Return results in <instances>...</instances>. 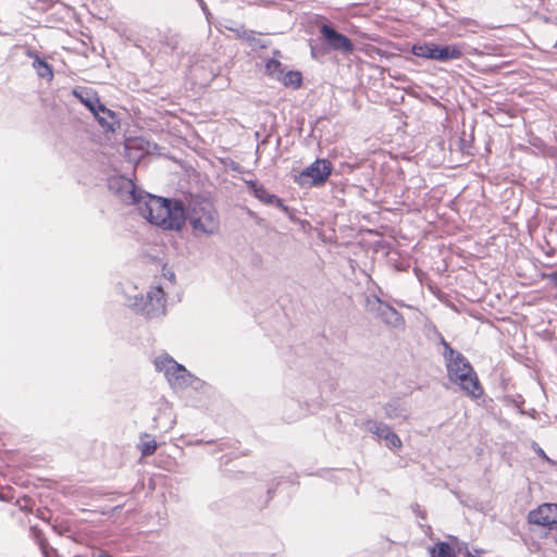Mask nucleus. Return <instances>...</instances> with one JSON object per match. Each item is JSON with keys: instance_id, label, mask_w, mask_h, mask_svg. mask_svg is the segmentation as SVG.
<instances>
[{"instance_id": "obj_1", "label": "nucleus", "mask_w": 557, "mask_h": 557, "mask_svg": "<svg viewBox=\"0 0 557 557\" xmlns=\"http://www.w3.org/2000/svg\"><path fill=\"white\" fill-rule=\"evenodd\" d=\"M137 207L143 218L163 230L180 231L186 221L184 207L178 201L172 202L165 198L143 195Z\"/></svg>"}, {"instance_id": "obj_2", "label": "nucleus", "mask_w": 557, "mask_h": 557, "mask_svg": "<svg viewBox=\"0 0 557 557\" xmlns=\"http://www.w3.org/2000/svg\"><path fill=\"white\" fill-rule=\"evenodd\" d=\"M444 359L447 376L450 382L457 384L469 397L480 398L483 386L471 363L459 351H456L447 342L443 341Z\"/></svg>"}, {"instance_id": "obj_3", "label": "nucleus", "mask_w": 557, "mask_h": 557, "mask_svg": "<svg viewBox=\"0 0 557 557\" xmlns=\"http://www.w3.org/2000/svg\"><path fill=\"white\" fill-rule=\"evenodd\" d=\"M189 224L197 236L218 233L220 220L213 203L208 200L197 202L189 214Z\"/></svg>"}, {"instance_id": "obj_4", "label": "nucleus", "mask_w": 557, "mask_h": 557, "mask_svg": "<svg viewBox=\"0 0 557 557\" xmlns=\"http://www.w3.org/2000/svg\"><path fill=\"white\" fill-rule=\"evenodd\" d=\"M133 307L147 318L163 315L166 311V297L163 288L159 285L151 287L146 297L136 300Z\"/></svg>"}, {"instance_id": "obj_5", "label": "nucleus", "mask_w": 557, "mask_h": 557, "mask_svg": "<svg viewBox=\"0 0 557 557\" xmlns=\"http://www.w3.org/2000/svg\"><path fill=\"white\" fill-rule=\"evenodd\" d=\"M332 163L326 159H317L313 163L302 170L296 181L301 186L323 185L331 176Z\"/></svg>"}, {"instance_id": "obj_6", "label": "nucleus", "mask_w": 557, "mask_h": 557, "mask_svg": "<svg viewBox=\"0 0 557 557\" xmlns=\"http://www.w3.org/2000/svg\"><path fill=\"white\" fill-rule=\"evenodd\" d=\"M154 366L162 371L174 387H182L189 382L188 371L168 355L160 356L154 360Z\"/></svg>"}, {"instance_id": "obj_7", "label": "nucleus", "mask_w": 557, "mask_h": 557, "mask_svg": "<svg viewBox=\"0 0 557 557\" xmlns=\"http://www.w3.org/2000/svg\"><path fill=\"white\" fill-rule=\"evenodd\" d=\"M108 184L110 190L127 205H137L143 198V194L137 189L135 183L125 176H112Z\"/></svg>"}, {"instance_id": "obj_8", "label": "nucleus", "mask_w": 557, "mask_h": 557, "mask_svg": "<svg viewBox=\"0 0 557 557\" xmlns=\"http://www.w3.org/2000/svg\"><path fill=\"white\" fill-rule=\"evenodd\" d=\"M530 524L546 528L548 530H557V504L543 503L528 515Z\"/></svg>"}, {"instance_id": "obj_9", "label": "nucleus", "mask_w": 557, "mask_h": 557, "mask_svg": "<svg viewBox=\"0 0 557 557\" xmlns=\"http://www.w3.org/2000/svg\"><path fill=\"white\" fill-rule=\"evenodd\" d=\"M321 37L330 49L350 54L355 50L352 41L344 34L338 33L332 26L323 24L320 28Z\"/></svg>"}, {"instance_id": "obj_10", "label": "nucleus", "mask_w": 557, "mask_h": 557, "mask_svg": "<svg viewBox=\"0 0 557 557\" xmlns=\"http://www.w3.org/2000/svg\"><path fill=\"white\" fill-rule=\"evenodd\" d=\"M431 557H469L467 546L461 545L457 539L451 542H437L430 548Z\"/></svg>"}, {"instance_id": "obj_11", "label": "nucleus", "mask_w": 557, "mask_h": 557, "mask_svg": "<svg viewBox=\"0 0 557 557\" xmlns=\"http://www.w3.org/2000/svg\"><path fill=\"white\" fill-rule=\"evenodd\" d=\"M368 426L373 434H375L380 438H383L389 448H400L403 446L400 437L396 433L391 431L388 425L384 423L369 421Z\"/></svg>"}, {"instance_id": "obj_12", "label": "nucleus", "mask_w": 557, "mask_h": 557, "mask_svg": "<svg viewBox=\"0 0 557 557\" xmlns=\"http://www.w3.org/2000/svg\"><path fill=\"white\" fill-rule=\"evenodd\" d=\"M94 116L106 132H115V129L120 126L116 114L112 110L108 109L104 104H102L99 110L94 113Z\"/></svg>"}, {"instance_id": "obj_13", "label": "nucleus", "mask_w": 557, "mask_h": 557, "mask_svg": "<svg viewBox=\"0 0 557 557\" xmlns=\"http://www.w3.org/2000/svg\"><path fill=\"white\" fill-rule=\"evenodd\" d=\"M72 95L77 98L92 114L103 104L97 92L91 89H73Z\"/></svg>"}, {"instance_id": "obj_14", "label": "nucleus", "mask_w": 557, "mask_h": 557, "mask_svg": "<svg viewBox=\"0 0 557 557\" xmlns=\"http://www.w3.org/2000/svg\"><path fill=\"white\" fill-rule=\"evenodd\" d=\"M26 55L34 60L33 67L40 78L46 79L47 82L53 81V77H54L53 69L47 61L41 59L38 55V53L34 50H27Z\"/></svg>"}, {"instance_id": "obj_15", "label": "nucleus", "mask_w": 557, "mask_h": 557, "mask_svg": "<svg viewBox=\"0 0 557 557\" xmlns=\"http://www.w3.org/2000/svg\"><path fill=\"white\" fill-rule=\"evenodd\" d=\"M463 55L462 46L453 44L447 46H441L438 54V61L446 62L449 60H458Z\"/></svg>"}, {"instance_id": "obj_16", "label": "nucleus", "mask_w": 557, "mask_h": 557, "mask_svg": "<svg viewBox=\"0 0 557 557\" xmlns=\"http://www.w3.org/2000/svg\"><path fill=\"white\" fill-rule=\"evenodd\" d=\"M280 83H282L285 87H290L293 89H298L302 85V74L299 71H288L280 77Z\"/></svg>"}, {"instance_id": "obj_17", "label": "nucleus", "mask_w": 557, "mask_h": 557, "mask_svg": "<svg viewBox=\"0 0 557 557\" xmlns=\"http://www.w3.org/2000/svg\"><path fill=\"white\" fill-rule=\"evenodd\" d=\"M265 73L272 78H275L276 81H280V77L284 74L283 64L280 60L276 58H272L268 60L265 63Z\"/></svg>"}, {"instance_id": "obj_18", "label": "nucleus", "mask_w": 557, "mask_h": 557, "mask_svg": "<svg viewBox=\"0 0 557 557\" xmlns=\"http://www.w3.org/2000/svg\"><path fill=\"white\" fill-rule=\"evenodd\" d=\"M139 450L144 457L151 456L156 453L158 445L154 438L149 434H145L141 437L140 444L138 445Z\"/></svg>"}, {"instance_id": "obj_19", "label": "nucleus", "mask_w": 557, "mask_h": 557, "mask_svg": "<svg viewBox=\"0 0 557 557\" xmlns=\"http://www.w3.org/2000/svg\"><path fill=\"white\" fill-rule=\"evenodd\" d=\"M411 52L417 57L432 60V42L413 45L411 48Z\"/></svg>"}, {"instance_id": "obj_20", "label": "nucleus", "mask_w": 557, "mask_h": 557, "mask_svg": "<svg viewBox=\"0 0 557 557\" xmlns=\"http://www.w3.org/2000/svg\"><path fill=\"white\" fill-rule=\"evenodd\" d=\"M252 187L255 196L265 203H271L275 198V196L270 195L263 186L252 185Z\"/></svg>"}, {"instance_id": "obj_21", "label": "nucleus", "mask_w": 557, "mask_h": 557, "mask_svg": "<svg viewBox=\"0 0 557 557\" xmlns=\"http://www.w3.org/2000/svg\"><path fill=\"white\" fill-rule=\"evenodd\" d=\"M440 51H441V46L432 42V55H433L432 60L438 61Z\"/></svg>"}, {"instance_id": "obj_22", "label": "nucleus", "mask_w": 557, "mask_h": 557, "mask_svg": "<svg viewBox=\"0 0 557 557\" xmlns=\"http://www.w3.org/2000/svg\"><path fill=\"white\" fill-rule=\"evenodd\" d=\"M548 277L553 280L555 282V285L557 286V272L549 274Z\"/></svg>"}, {"instance_id": "obj_23", "label": "nucleus", "mask_w": 557, "mask_h": 557, "mask_svg": "<svg viewBox=\"0 0 557 557\" xmlns=\"http://www.w3.org/2000/svg\"><path fill=\"white\" fill-rule=\"evenodd\" d=\"M273 54H274V57H280L281 55V51L280 50H274Z\"/></svg>"}, {"instance_id": "obj_24", "label": "nucleus", "mask_w": 557, "mask_h": 557, "mask_svg": "<svg viewBox=\"0 0 557 557\" xmlns=\"http://www.w3.org/2000/svg\"><path fill=\"white\" fill-rule=\"evenodd\" d=\"M99 557H112V556H109V555H100Z\"/></svg>"}]
</instances>
